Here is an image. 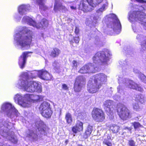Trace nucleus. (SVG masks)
Masks as SVG:
<instances>
[{
    "label": "nucleus",
    "mask_w": 146,
    "mask_h": 146,
    "mask_svg": "<svg viewBox=\"0 0 146 146\" xmlns=\"http://www.w3.org/2000/svg\"><path fill=\"white\" fill-rule=\"evenodd\" d=\"M70 8L72 10H76V5H74L73 6H70Z\"/></svg>",
    "instance_id": "45"
},
{
    "label": "nucleus",
    "mask_w": 146,
    "mask_h": 146,
    "mask_svg": "<svg viewBox=\"0 0 146 146\" xmlns=\"http://www.w3.org/2000/svg\"><path fill=\"white\" fill-rule=\"evenodd\" d=\"M65 119L66 122L68 124H71L72 122V115L70 113L68 112L66 113L65 115Z\"/></svg>",
    "instance_id": "29"
},
{
    "label": "nucleus",
    "mask_w": 146,
    "mask_h": 146,
    "mask_svg": "<svg viewBox=\"0 0 146 146\" xmlns=\"http://www.w3.org/2000/svg\"><path fill=\"white\" fill-rule=\"evenodd\" d=\"M128 129L129 130V131H131V128H130V127H129V128H128Z\"/></svg>",
    "instance_id": "49"
},
{
    "label": "nucleus",
    "mask_w": 146,
    "mask_h": 146,
    "mask_svg": "<svg viewBox=\"0 0 146 146\" xmlns=\"http://www.w3.org/2000/svg\"><path fill=\"white\" fill-rule=\"evenodd\" d=\"M77 66V62L74 60L72 62V67L74 69L76 68Z\"/></svg>",
    "instance_id": "40"
},
{
    "label": "nucleus",
    "mask_w": 146,
    "mask_h": 146,
    "mask_svg": "<svg viewBox=\"0 0 146 146\" xmlns=\"http://www.w3.org/2000/svg\"><path fill=\"white\" fill-rule=\"evenodd\" d=\"M129 20L132 23V28L134 33H141V28L137 24L135 23L137 21L141 22V23L143 25V28L146 30V15L143 12L140 11L130 12L129 13Z\"/></svg>",
    "instance_id": "6"
},
{
    "label": "nucleus",
    "mask_w": 146,
    "mask_h": 146,
    "mask_svg": "<svg viewBox=\"0 0 146 146\" xmlns=\"http://www.w3.org/2000/svg\"><path fill=\"white\" fill-rule=\"evenodd\" d=\"M119 63L120 65L125 67H126L127 66V65L129 64L128 62L126 60L125 61L121 60L120 61Z\"/></svg>",
    "instance_id": "37"
},
{
    "label": "nucleus",
    "mask_w": 146,
    "mask_h": 146,
    "mask_svg": "<svg viewBox=\"0 0 146 146\" xmlns=\"http://www.w3.org/2000/svg\"><path fill=\"white\" fill-rule=\"evenodd\" d=\"M44 97L42 96L27 94L23 95L17 94L14 97L15 102L24 108L29 107L31 103H35L42 101Z\"/></svg>",
    "instance_id": "5"
},
{
    "label": "nucleus",
    "mask_w": 146,
    "mask_h": 146,
    "mask_svg": "<svg viewBox=\"0 0 146 146\" xmlns=\"http://www.w3.org/2000/svg\"><path fill=\"white\" fill-rule=\"evenodd\" d=\"M85 78L82 76H78L74 83V88L76 92L80 91L83 85L85 84Z\"/></svg>",
    "instance_id": "16"
},
{
    "label": "nucleus",
    "mask_w": 146,
    "mask_h": 146,
    "mask_svg": "<svg viewBox=\"0 0 146 146\" xmlns=\"http://www.w3.org/2000/svg\"><path fill=\"white\" fill-rule=\"evenodd\" d=\"M134 109L136 111H139L141 109V108L139 106L137 102L133 104Z\"/></svg>",
    "instance_id": "36"
},
{
    "label": "nucleus",
    "mask_w": 146,
    "mask_h": 146,
    "mask_svg": "<svg viewBox=\"0 0 146 146\" xmlns=\"http://www.w3.org/2000/svg\"><path fill=\"white\" fill-rule=\"evenodd\" d=\"M92 116L93 119L97 121L102 122L105 119L104 114L101 109L94 108L92 111Z\"/></svg>",
    "instance_id": "15"
},
{
    "label": "nucleus",
    "mask_w": 146,
    "mask_h": 146,
    "mask_svg": "<svg viewBox=\"0 0 146 146\" xmlns=\"http://www.w3.org/2000/svg\"><path fill=\"white\" fill-rule=\"evenodd\" d=\"M57 62H54L53 64V65L54 67H56V65L55 66V64H56V65L57 64Z\"/></svg>",
    "instance_id": "48"
},
{
    "label": "nucleus",
    "mask_w": 146,
    "mask_h": 146,
    "mask_svg": "<svg viewBox=\"0 0 146 146\" xmlns=\"http://www.w3.org/2000/svg\"><path fill=\"white\" fill-rule=\"evenodd\" d=\"M62 88L63 89L65 90H67L68 89V87L67 85L65 84H63L62 85Z\"/></svg>",
    "instance_id": "43"
},
{
    "label": "nucleus",
    "mask_w": 146,
    "mask_h": 146,
    "mask_svg": "<svg viewBox=\"0 0 146 146\" xmlns=\"http://www.w3.org/2000/svg\"><path fill=\"white\" fill-rule=\"evenodd\" d=\"M39 110L42 115L46 118L50 117L52 114L50 104L47 102H44L42 103L39 107Z\"/></svg>",
    "instance_id": "13"
},
{
    "label": "nucleus",
    "mask_w": 146,
    "mask_h": 146,
    "mask_svg": "<svg viewBox=\"0 0 146 146\" xmlns=\"http://www.w3.org/2000/svg\"><path fill=\"white\" fill-rule=\"evenodd\" d=\"M101 15H97V11L95 14V15L93 17L94 20L95 22H98L100 21L101 19V17L100 16Z\"/></svg>",
    "instance_id": "35"
},
{
    "label": "nucleus",
    "mask_w": 146,
    "mask_h": 146,
    "mask_svg": "<svg viewBox=\"0 0 146 146\" xmlns=\"http://www.w3.org/2000/svg\"><path fill=\"white\" fill-rule=\"evenodd\" d=\"M29 53V52H24L19 58V64L21 68H23L24 67L26 60V58L28 57V54Z\"/></svg>",
    "instance_id": "21"
},
{
    "label": "nucleus",
    "mask_w": 146,
    "mask_h": 146,
    "mask_svg": "<svg viewBox=\"0 0 146 146\" xmlns=\"http://www.w3.org/2000/svg\"><path fill=\"white\" fill-rule=\"evenodd\" d=\"M128 143L130 146H135V142L132 139L129 140Z\"/></svg>",
    "instance_id": "39"
},
{
    "label": "nucleus",
    "mask_w": 146,
    "mask_h": 146,
    "mask_svg": "<svg viewBox=\"0 0 146 146\" xmlns=\"http://www.w3.org/2000/svg\"><path fill=\"white\" fill-rule=\"evenodd\" d=\"M32 31L25 27H20L14 36L13 43L16 47L22 50L30 48L32 41Z\"/></svg>",
    "instance_id": "2"
},
{
    "label": "nucleus",
    "mask_w": 146,
    "mask_h": 146,
    "mask_svg": "<svg viewBox=\"0 0 146 146\" xmlns=\"http://www.w3.org/2000/svg\"><path fill=\"white\" fill-rule=\"evenodd\" d=\"M108 3L106 1L103 4L102 7L97 10V15H102L103 12L105 11L108 8Z\"/></svg>",
    "instance_id": "24"
},
{
    "label": "nucleus",
    "mask_w": 146,
    "mask_h": 146,
    "mask_svg": "<svg viewBox=\"0 0 146 146\" xmlns=\"http://www.w3.org/2000/svg\"><path fill=\"white\" fill-rule=\"evenodd\" d=\"M100 86L96 83H94V80L90 79L88 82L87 90L90 93H94L98 91Z\"/></svg>",
    "instance_id": "18"
},
{
    "label": "nucleus",
    "mask_w": 146,
    "mask_h": 146,
    "mask_svg": "<svg viewBox=\"0 0 146 146\" xmlns=\"http://www.w3.org/2000/svg\"><path fill=\"white\" fill-rule=\"evenodd\" d=\"M55 3L54 5V10L55 12L58 11H61L62 12H65L67 9L61 3V0H54Z\"/></svg>",
    "instance_id": "20"
},
{
    "label": "nucleus",
    "mask_w": 146,
    "mask_h": 146,
    "mask_svg": "<svg viewBox=\"0 0 146 146\" xmlns=\"http://www.w3.org/2000/svg\"><path fill=\"white\" fill-rule=\"evenodd\" d=\"M136 1L140 3L144 4V5L146 7V1L143 0H136Z\"/></svg>",
    "instance_id": "41"
},
{
    "label": "nucleus",
    "mask_w": 146,
    "mask_h": 146,
    "mask_svg": "<svg viewBox=\"0 0 146 146\" xmlns=\"http://www.w3.org/2000/svg\"><path fill=\"white\" fill-rule=\"evenodd\" d=\"M107 137L106 138H105L104 139L103 141V144H104L108 146H112L111 143V139L110 135L108 134L107 135H105V136Z\"/></svg>",
    "instance_id": "26"
},
{
    "label": "nucleus",
    "mask_w": 146,
    "mask_h": 146,
    "mask_svg": "<svg viewBox=\"0 0 146 146\" xmlns=\"http://www.w3.org/2000/svg\"><path fill=\"white\" fill-rule=\"evenodd\" d=\"M106 24L108 27L111 29L110 33L111 35L117 34L121 31V27L119 19L116 15L113 14H110L106 15L103 19V21Z\"/></svg>",
    "instance_id": "7"
},
{
    "label": "nucleus",
    "mask_w": 146,
    "mask_h": 146,
    "mask_svg": "<svg viewBox=\"0 0 146 146\" xmlns=\"http://www.w3.org/2000/svg\"><path fill=\"white\" fill-rule=\"evenodd\" d=\"M93 130V127L92 126L89 125L87 128L85 133L84 134L83 137L86 139L89 137Z\"/></svg>",
    "instance_id": "27"
},
{
    "label": "nucleus",
    "mask_w": 146,
    "mask_h": 146,
    "mask_svg": "<svg viewBox=\"0 0 146 146\" xmlns=\"http://www.w3.org/2000/svg\"><path fill=\"white\" fill-rule=\"evenodd\" d=\"M111 56L110 52L107 49L97 52L93 58V63L86 65L79 71L82 74L94 73L99 71L100 68L99 66L101 64H108Z\"/></svg>",
    "instance_id": "1"
},
{
    "label": "nucleus",
    "mask_w": 146,
    "mask_h": 146,
    "mask_svg": "<svg viewBox=\"0 0 146 146\" xmlns=\"http://www.w3.org/2000/svg\"><path fill=\"white\" fill-rule=\"evenodd\" d=\"M80 115H79V118H80Z\"/></svg>",
    "instance_id": "50"
},
{
    "label": "nucleus",
    "mask_w": 146,
    "mask_h": 146,
    "mask_svg": "<svg viewBox=\"0 0 146 146\" xmlns=\"http://www.w3.org/2000/svg\"><path fill=\"white\" fill-rule=\"evenodd\" d=\"M132 125L134 126L135 130H137L139 129L143 128V126L140 123L137 122H135L132 123Z\"/></svg>",
    "instance_id": "31"
},
{
    "label": "nucleus",
    "mask_w": 146,
    "mask_h": 146,
    "mask_svg": "<svg viewBox=\"0 0 146 146\" xmlns=\"http://www.w3.org/2000/svg\"><path fill=\"white\" fill-rule=\"evenodd\" d=\"M31 9L29 4H22L19 5L17 7V11L21 15L27 14Z\"/></svg>",
    "instance_id": "19"
},
{
    "label": "nucleus",
    "mask_w": 146,
    "mask_h": 146,
    "mask_svg": "<svg viewBox=\"0 0 146 146\" xmlns=\"http://www.w3.org/2000/svg\"><path fill=\"white\" fill-rule=\"evenodd\" d=\"M110 129L113 133H116L118 132L120 127L116 125L112 124L110 125Z\"/></svg>",
    "instance_id": "28"
},
{
    "label": "nucleus",
    "mask_w": 146,
    "mask_h": 146,
    "mask_svg": "<svg viewBox=\"0 0 146 146\" xmlns=\"http://www.w3.org/2000/svg\"><path fill=\"white\" fill-rule=\"evenodd\" d=\"M60 52V50L57 48H54L52 51L50 55L53 57H56L59 55Z\"/></svg>",
    "instance_id": "30"
},
{
    "label": "nucleus",
    "mask_w": 146,
    "mask_h": 146,
    "mask_svg": "<svg viewBox=\"0 0 146 146\" xmlns=\"http://www.w3.org/2000/svg\"><path fill=\"white\" fill-rule=\"evenodd\" d=\"M74 40L75 43H77L79 42L80 39L79 36H75L74 37Z\"/></svg>",
    "instance_id": "42"
},
{
    "label": "nucleus",
    "mask_w": 146,
    "mask_h": 146,
    "mask_svg": "<svg viewBox=\"0 0 146 146\" xmlns=\"http://www.w3.org/2000/svg\"><path fill=\"white\" fill-rule=\"evenodd\" d=\"M107 76L103 73L99 74L93 76L91 79L94 80V83H96L100 86L107 80Z\"/></svg>",
    "instance_id": "17"
},
{
    "label": "nucleus",
    "mask_w": 146,
    "mask_h": 146,
    "mask_svg": "<svg viewBox=\"0 0 146 146\" xmlns=\"http://www.w3.org/2000/svg\"><path fill=\"white\" fill-rule=\"evenodd\" d=\"M101 43V42L100 41V40H96L95 43L96 44H100Z\"/></svg>",
    "instance_id": "47"
},
{
    "label": "nucleus",
    "mask_w": 146,
    "mask_h": 146,
    "mask_svg": "<svg viewBox=\"0 0 146 146\" xmlns=\"http://www.w3.org/2000/svg\"><path fill=\"white\" fill-rule=\"evenodd\" d=\"M28 72L29 78H36L38 76L42 79L48 80H50L52 77V76L49 73L44 69Z\"/></svg>",
    "instance_id": "12"
},
{
    "label": "nucleus",
    "mask_w": 146,
    "mask_h": 146,
    "mask_svg": "<svg viewBox=\"0 0 146 146\" xmlns=\"http://www.w3.org/2000/svg\"><path fill=\"white\" fill-rule=\"evenodd\" d=\"M146 38V36L141 34H138L136 36V39L139 42H140Z\"/></svg>",
    "instance_id": "34"
},
{
    "label": "nucleus",
    "mask_w": 146,
    "mask_h": 146,
    "mask_svg": "<svg viewBox=\"0 0 146 146\" xmlns=\"http://www.w3.org/2000/svg\"><path fill=\"white\" fill-rule=\"evenodd\" d=\"M79 32V28L78 27H76L75 29V33L76 34H78Z\"/></svg>",
    "instance_id": "44"
},
{
    "label": "nucleus",
    "mask_w": 146,
    "mask_h": 146,
    "mask_svg": "<svg viewBox=\"0 0 146 146\" xmlns=\"http://www.w3.org/2000/svg\"><path fill=\"white\" fill-rule=\"evenodd\" d=\"M137 100H139L141 103L143 104L146 101V98L143 95L141 94L138 96Z\"/></svg>",
    "instance_id": "33"
},
{
    "label": "nucleus",
    "mask_w": 146,
    "mask_h": 146,
    "mask_svg": "<svg viewBox=\"0 0 146 146\" xmlns=\"http://www.w3.org/2000/svg\"><path fill=\"white\" fill-rule=\"evenodd\" d=\"M102 1L103 0H81L78 7L80 10L84 12L90 11Z\"/></svg>",
    "instance_id": "10"
},
{
    "label": "nucleus",
    "mask_w": 146,
    "mask_h": 146,
    "mask_svg": "<svg viewBox=\"0 0 146 146\" xmlns=\"http://www.w3.org/2000/svg\"><path fill=\"white\" fill-rule=\"evenodd\" d=\"M141 46L143 50L146 49V40H144L143 42L141 43Z\"/></svg>",
    "instance_id": "38"
},
{
    "label": "nucleus",
    "mask_w": 146,
    "mask_h": 146,
    "mask_svg": "<svg viewBox=\"0 0 146 146\" xmlns=\"http://www.w3.org/2000/svg\"><path fill=\"white\" fill-rule=\"evenodd\" d=\"M0 112L4 113L15 121L21 119L20 114L14 106L11 103L5 102L1 105Z\"/></svg>",
    "instance_id": "9"
},
{
    "label": "nucleus",
    "mask_w": 146,
    "mask_h": 146,
    "mask_svg": "<svg viewBox=\"0 0 146 146\" xmlns=\"http://www.w3.org/2000/svg\"><path fill=\"white\" fill-rule=\"evenodd\" d=\"M117 109L118 113L120 117L123 120H126L129 117V111L123 104L119 103Z\"/></svg>",
    "instance_id": "14"
},
{
    "label": "nucleus",
    "mask_w": 146,
    "mask_h": 146,
    "mask_svg": "<svg viewBox=\"0 0 146 146\" xmlns=\"http://www.w3.org/2000/svg\"><path fill=\"white\" fill-rule=\"evenodd\" d=\"M113 104V101L110 100H107L104 103V109L106 111H110V107Z\"/></svg>",
    "instance_id": "25"
},
{
    "label": "nucleus",
    "mask_w": 146,
    "mask_h": 146,
    "mask_svg": "<svg viewBox=\"0 0 146 146\" xmlns=\"http://www.w3.org/2000/svg\"><path fill=\"white\" fill-rule=\"evenodd\" d=\"M83 123L79 121H77L76 126L73 127L72 131L74 133H76L83 130Z\"/></svg>",
    "instance_id": "22"
},
{
    "label": "nucleus",
    "mask_w": 146,
    "mask_h": 146,
    "mask_svg": "<svg viewBox=\"0 0 146 146\" xmlns=\"http://www.w3.org/2000/svg\"><path fill=\"white\" fill-rule=\"evenodd\" d=\"M3 139L0 137V146H3Z\"/></svg>",
    "instance_id": "46"
},
{
    "label": "nucleus",
    "mask_w": 146,
    "mask_h": 146,
    "mask_svg": "<svg viewBox=\"0 0 146 146\" xmlns=\"http://www.w3.org/2000/svg\"><path fill=\"white\" fill-rule=\"evenodd\" d=\"M118 81L119 85L117 88L118 92L117 94L113 96V99L115 100L122 101L125 99L123 87L124 88L126 87L141 92L143 91V88L132 80L119 76Z\"/></svg>",
    "instance_id": "4"
},
{
    "label": "nucleus",
    "mask_w": 146,
    "mask_h": 146,
    "mask_svg": "<svg viewBox=\"0 0 146 146\" xmlns=\"http://www.w3.org/2000/svg\"><path fill=\"white\" fill-rule=\"evenodd\" d=\"M29 79L28 72L22 73L20 76V79L15 84L16 87L28 92H41L42 88L41 84L36 82H28V80Z\"/></svg>",
    "instance_id": "3"
},
{
    "label": "nucleus",
    "mask_w": 146,
    "mask_h": 146,
    "mask_svg": "<svg viewBox=\"0 0 146 146\" xmlns=\"http://www.w3.org/2000/svg\"><path fill=\"white\" fill-rule=\"evenodd\" d=\"M35 125H36L35 127H33L32 129H29L27 134L29 137L36 139L42 135H45L47 134L48 128L42 121H37L35 124H33L32 126Z\"/></svg>",
    "instance_id": "8"
},
{
    "label": "nucleus",
    "mask_w": 146,
    "mask_h": 146,
    "mask_svg": "<svg viewBox=\"0 0 146 146\" xmlns=\"http://www.w3.org/2000/svg\"><path fill=\"white\" fill-rule=\"evenodd\" d=\"M133 71L135 73L138 74V76L140 79L146 84V76L137 69H134Z\"/></svg>",
    "instance_id": "23"
},
{
    "label": "nucleus",
    "mask_w": 146,
    "mask_h": 146,
    "mask_svg": "<svg viewBox=\"0 0 146 146\" xmlns=\"http://www.w3.org/2000/svg\"><path fill=\"white\" fill-rule=\"evenodd\" d=\"M21 22L23 23L27 24L37 29H44L48 26V21L45 19H43L41 23H37L30 17L27 15L23 17Z\"/></svg>",
    "instance_id": "11"
},
{
    "label": "nucleus",
    "mask_w": 146,
    "mask_h": 146,
    "mask_svg": "<svg viewBox=\"0 0 146 146\" xmlns=\"http://www.w3.org/2000/svg\"><path fill=\"white\" fill-rule=\"evenodd\" d=\"M23 15H21L19 13H15L13 16L14 20L16 22L20 21Z\"/></svg>",
    "instance_id": "32"
}]
</instances>
